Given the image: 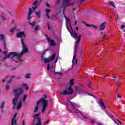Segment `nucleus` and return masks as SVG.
Masks as SVG:
<instances>
[{
	"mask_svg": "<svg viewBox=\"0 0 125 125\" xmlns=\"http://www.w3.org/2000/svg\"><path fill=\"white\" fill-rule=\"evenodd\" d=\"M17 38H21V42L22 46V51L20 53L12 52L7 54V51L3 52L2 53L3 54H4L5 56H6V57L3 58V59L1 60V61H5L6 58H12V60L14 61L15 63H18L19 61H15L14 59L16 58H20V57H21V56H22L24 53H27V52H28V48H27L26 45H25V43L23 42V40H22V38H25V33L24 32H20L17 34Z\"/></svg>",
	"mask_w": 125,
	"mask_h": 125,
	"instance_id": "1",
	"label": "nucleus"
},
{
	"mask_svg": "<svg viewBox=\"0 0 125 125\" xmlns=\"http://www.w3.org/2000/svg\"><path fill=\"white\" fill-rule=\"evenodd\" d=\"M65 20H66V21H65L66 26V28H67L68 32H69L70 33L71 36L73 38H76V39H77L75 43L74 55L73 56V60H72V64H73V65H74V64H75V60H76V58H77V51H78V47L79 46V43H80V42H81V38H82V36L79 35V36L78 37L77 33L74 32H72V33L71 30L69 29V27H68V25L69 24L71 29H72V24H71V21H70V19L67 18L65 19Z\"/></svg>",
	"mask_w": 125,
	"mask_h": 125,
	"instance_id": "2",
	"label": "nucleus"
},
{
	"mask_svg": "<svg viewBox=\"0 0 125 125\" xmlns=\"http://www.w3.org/2000/svg\"><path fill=\"white\" fill-rule=\"evenodd\" d=\"M74 2H70V0H58L56 2L57 6L60 7V12H61V10H65V9L67 6L70 5H73Z\"/></svg>",
	"mask_w": 125,
	"mask_h": 125,
	"instance_id": "3",
	"label": "nucleus"
},
{
	"mask_svg": "<svg viewBox=\"0 0 125 125\" xmlns=\"http://www.w3.org/2000/svg\"><path fill=\"white\" fill-rule=\"evenodd\" d=\"M23 90L21 88H17V89H13V92L15 94V98L13 99L12 104L14 105L13 109H15L16 107V103H17V100L18 98L20 97V95L23 93Z\"/></svg>",
	"mask_w": 125,
	"mask_h": 125,
	"instance_id": "4",
	"label": "nucleus"
},
{
	"mask_svg": "<svg viewBox=\"0 0 125 125\" xmlns=\"http://www.w3.org/2000/svg\"><path fill=\"white\" fill-rule=\"evenodd\" d=\"M40 104H42V113H44V112H45V109H46V107H47L48 104L47 101L45 100L43 98H42L37 102V106L35 107L34 113H37V111H39Z\"/></svg>",
	"mask_w": 125,
	"mask_h": 125,
	"instance_id": "5",
	"label": "nucleus"
},
{
	"mask_svg": "<svg viewBox=\"0 0 125 125\" xmlns=\"http://www.w3.org/2000/svg\"><path fill=\"white\" fill-rule=\"evenodd\" d=\"M75 89L77 93L81 94L82 95H90L91 96H93L92 94H89L88 91L83 90V85L76 86L75 87Z\"/></svg>",
	"mask_w": 125,
	"mask_h": 125,
	"instance_id": "6",
	"label": "nucleus"
},
{
	"mask_svg": "<svg viewBox=\"0 0 125 125\" xmlns=\"http://www.w3.org/2000/svg\"><path fill=\"white\" fill-rule=\"evenodd\" d=\"M74 93V90L72 87L70 86L67 89L63 91H61V95H71Z\"/></svg>",
	"mask_w": 125,
	"mask_h": 125,
	"instance_id": "7",
	"label": "nucleus"
},
{
	"mask_svg": "<svg viewBox=\"0 0 125 125\" xmlns=\"http://www.w3.org/2000/svg\"><path fill=\"white\" fill-rule=\"evenodd\" d=\"M43 55H44V54L42 55L41 59L43 60V61H44L45 63H48V62L53 61L54 59H55V57H56V54L55 53L52 55L49 58H43Z\"/></svg>",
	"mask_w": 125,
	"mask_h": 125,
	"instance_id": "8",
	"label": "nucleus"
},
{
	"mask_svg": "<svg viewBox=\"0 0 125 125\" xmlns=\"http://www.w3.org/2000/svg\"><path fill=\"white\" fill-rule=\"evenodd\" d=\"M33 118L34 120L37 119L38 121V123H37L35 125H42V118L40 117V114H34Z\"/></svg>",
	"mask_w": 125,
	"mask_h": 125,
	"instance_id": "9",
	"label": "nucleus"
},
{
	"mask_svg": "<svg viewBox=\"0 0 125 125\" xmlns=\"http://www.w3.org/2000/svg\"><path fill=\"white\" fill-rule=\"evenodd\" d=\"M17 120H18V118H17V113H16L12 119L11 125H16L17 124Z\"/></svg>",
	"mask_w": 125,
	"mask_h": 125,
	"instance_id": "10",
	"label": "nucleus"
},
{
	"mask_svg": "<svg viewBox=\"0 0 125 125\" xmlns=\"http://www.w3.org/2000/svg\"><path fill=\"white\" fill-rule=\"evenodd\" d=\"M67 111H69V112H70V113H74L75 114H81L82 117L83 118V119H85V120L87 119V117L86 116H84L83 114L82 113V112L80 110H78V111H73L72 110L69 109L68 107L67 108Z\"/></svg>",
	"mask_w": 125,
	"mask_h": 125,
	"instance_id": "11",
	"label": "nucleus"
},
{
	"mask_svg": "<svg viewBox=\"0 0 125 125\" xmlns=\"http://www.w3.org/2000/svg\"><path fill=\"white\" fill-rule=\"evenodd\" d=\"M36 8H37V6L32 7V8H29V11L28 12V19L29 20H30L32 18V17L31 16V15H32V13H33V10L34 11H36Z\"/></svg>",
	"mask_w": 125,
	"mask_h": 125,
	"instance_id": "12",
	"label": "nucleus"
},
{
	"mask_svg": "<svg viewBox=\"0 0 125 125\" xmlns=\"http://www.w3.org/2000/svg\"><path fill=\"white\" fill-rule=\"evenodd\" d=\"M99 104L101 106V109L102 110H105L107 107L105 105V103L103 102V100L101 99H100V101L99 102Z\"/></svg>",
	"mask_w": 125,
	"mask_h": 125,
	"instance_id": "13",
	"label": "nucleus"
},
{
	"mask_svg": "<svg viewBox=\"0 0 125 125\" xmlns=\"http://www.w3.org/2000/svg\"><path fill=\"white\" fill-rule=\"evenodd\" d=\"M70 103L72 106V108H73L74 110H78V109H79V108L81 107L80 105L77 104L73 103L72 102H70Z\"/></svg>",
	"mask_w": 125,
	"mask_h": 125,
	"instance_id": "14",
	"label": "nucleus"
},
{
	"mask_svg": "<svg viewBox=\"0 0 125 125\" xmlns=\"http://www.w3.org/2000/svg\"><path fill=\"white\" fill-rule=\"evenodd\" d=\"M45 37H46V39H47V41H48V42H51V46H54L55 45H56V43L54 42V40H50V38H48V36H47V35L46 34L45 35Z\"/></svg>",
	"mask_w": 125,
	"mask_h": 125,
	"instance_id": "15",
	"label": "nucleus"
},
{
	"mask_svg": "<svg viewBox=\"0 0 125 125\" xmlns=\"http://www.w3.org/2000/svg\"><path fill=\"white\" fill-rule=\"evenodd\" d=\"M106 22H103V23L101 24L100 25V30L101 31H103L105 29V27H106Z\"/></svg>",
	"mask_w": 125,
	"mask_h": 125,
	"instance_id": "16",
	"label": "nucleus"
},
{
	"mask_svg": "<svg viewBox=\"0 0 125 125\" xmlns=\"http://www.w3.org/2000/svg\"><path fill=\"white\" fill-rule=\"evenodd\" d=\"M82 23H83V24H85V25H86V26H87V27H93V28H95V29H97V28H98V26H97V25L96 26L94 25L88 24L84 21H83Z\"/></svg>",
	"mask_w": 125,
	"mask_h": 125,
	"instance_id": "17",
	"label": "nucleus"
},
{
	"mask_svg": "<svg viewBox=\"0 0 125 125\" xmlns=\"http://www.w3.org/2000/svg\"><path fill=\"white\" fill-rule=\"evenodd\" d=\"M105 114L107 115L108 117H109V118L111 119V120H113L115 122V120H114V119H113L114 118V116L113 115H112L111 114L108 113V112L107 111H105Z\"/></svg>",
	"mask_w": 125,
	"mask_h": 125,
	"instance_id": "18",
	"label": "nucleus"
},
{
	"mask_svg": "<svg viewBox=\"0 0 125 125\" xmlns=\"http://www.w3.org/2000/svg\"><path fill=\"white\" fill-rule=\"evenodd\" d=\"M21 86L25 88L26 90H29V86H28V84L27 83H23Z\"/></svg>",
	"mask_w": 125,
	"mask_h": 125,
	"instance_id": "19",
	"label": "nucleus"
},
{
	"mask_svg": "<svg viewBox=\"0 0 125 125\" xmlns=\"http://www.w3.org/2000/svg\"><path fill=\"white\" fill-rule=\"evenodd\" d=\"M108 4L109 5H111V6H113V7H114V8H116V6H115V2L113 1H108Z\"/></svg>",
	"mask_w": 125,
	"mask_h": 125,
	"instance_id": "20",
	"label": "nucleus"
},
{
	"mask_svg": "<svg viewBox=\"0 0 125 125\" xmlns=\"http://www.w3.org/2000/svg\"><path fill=\"white\" fill-rule=\"evenodd\" d=\"M21 106H22V102L20 101L19 103L16 108L17 109V110H19V109H20V108H21Z\"/></svg>",
	"mask_w": 125,
	"mask_h": 125,
	"instance_id": "21",
	"label": "nucleus"
},
{
	"mask_svg": "<svg viewBox=\"0 0 125 125\" xmlns=\"http://www.w3.org/2000/svg\"><path fill=\"white\" fill-rule=\"evenodd\" d=\"M5 104V102L3 101L1 104V105H0V109H1V110H2V109H3V108H4V104Z\"/></svg>",
	"mask_w": 125,
	"mask_h": 125,
	"instance_id": "22",
	"label": "nucleus"
},
{
	"mask_svg": "<svg viewBox=\"0 0 125 125\" xmlns=\"http://www.w3.org/2000/svg\"><path fill=\"white\" fill-rule=\"evenodd\" d=\"M70 84L69 86L72 87V85H74V79L70 80Z\"/></svg>",
	"mask_w": 125,
	"mask_h": 125,
	"instance_id": "23",
	"label": "nucleus"
},
{
	"mask_svg": "<svg viewBox=\"0 0 125 125\" xmlns=\"http://www.w3.org/2000/svg\"><path fill=\"white\" fill-rule=\"evenodd\" d=\"M36 16L40 18L41 17V11H39L36 13Z\"/></svg>",
	"mask_w": 125,
	"mask_h": 125,
	"instance_id": "24",
	"label": "nucleus"
},
{
	"mask_svg": "<svg viewBox=\"0 0 125 125\" xmlns=\"http://www.w3.org/2000/svg\"><path fill=\"white\" fill-rule=\"evenodd\" d=\"M15 78V76H12L11 78L7 82V83H10L12 82V79Z\"/></svg>",
	"mask_w": 125,
	"mask_h": 125,
	"instance_id": "25",
	"label": "nucleus"
},
{
	"mask_svg": "<svg viewBox=\"0 0 125 125\" xmlns=\"http://www.w3.org/2000/svg\"><path fill=\"white\" fill-rule=\"evenodd\" d=\"M25 79H30L31 78V75L30 74H27L25 76Z\"/></svg>",
	"mask_w": 125,
	"mask_h": 125,
	"instance_id": "26",
	"label": "nucleus"
},
{
	"mask_svg": "<svg viewBox=\"0 0 125 125\" xmlns=\"http://www.w3.org/2000/svg\"><path fill=\"white\" fill-rule=\"evenodd\" d=\"M0 40H1V41H4V36H3V34H0Z\"/></svg>",
	"mask_w": 125,
	"mask_h": 125,
	"instance_id": "27",
	"label": "nucleus"
},
{
	"mask_svg": "<svg viewBox=\"0 0 125 125\" xmlns=\"http://www.w3.org/2000/svg\"><path fill=\"white\" fill-rule=\"evenodd\" d=\"M27 97H28V95H25L23 96V101L24 102H25V101H26V99H27Z\"/></svg>",
	"mask_w": 125,
	"mask_h": 125,
	"instance_id": "28",
	"label": "nucleus"
},
{
	"mask_svg": "<svg viewBox=\"0 0 125 125\" xmlns=\"http://www.w3.org/2000/svg\"><path fill=\"white\" fill-rule=\"evenodd\" d=\"M14 31H15V27H13V28H11L10 30V32L11 33H13V32H14Z\"/></svg>",
	"mask_w": 125,
	"mask_h": 125,
	"instance_id": "29",
	"label": "nucleus"
},
{
	"mask_svg": "<svg viewBox=\"0 0 125 125\" xmlns=\"http://www.w3.org/2000/svg\"><path fill=\"white\" fill-rule=\"evenodd\" d=\"M40 30V25H37L36 27H35V30L36 31H39Z\"/></svg>",
	"mask_w": 125,
	"mask_h": 125,
	"instance_id": "30",
	"label": "nucleus"
},
{
	"mask_svg": "<svg viewBox=\"0 0 125 125\" xmlns=\"http://www.w3.org/2000/svg\"><path fill=\"white\" fill-rule=\"evenodd\" d=\"M84 0H78V3H82V2H83Z\"/></svg>",
	"mask_w": 125,
	"mask_h": 125,
	"instance_id": "31",
	"label": "nucleus"
},
{
	"mask_svg": "<svg viewBox=\"0 0 125 125\" xmlns=\"http://www.w3.org/2000/svg\"><path fill=\"white\" fill-rule=\"evenodd\" d=\"M106 36H107V34L105 33L104 35V37H103L104 40H107V38H106Z\"/></svg>",
	"mask_w": 125,
	"mask_h": 125,
	"instance_id": "32",
	"label": "nucleus"
},
{
	"mask_svg": "<svg viewBox=\"0 0 125 125\" xmlns=\"http://www.w3.org/2000/svg\"><path fill=\"white\" fill-rule=\"evenodd\" d=\"M90 123H91V124H92L93 125H94V124L95 123V120H91V121H90Z\"/></svg>",
	"mask_w": 125,
	"mask_h": 125,
	"instance_id": "33",
	"label": "nucleus"
},
{
	"mask_svg": "<svg viewBox=\"0 0 125 125\" xmlns=\"http://www.w3.org/2000/svg\"><path fill=\"white\" fill-rule=\"evenodd\" d=\"M29 24H30L32 26H35V21H33V22H29Z\"/></svg>",
	"mask_w": 125,
	"mask_h": 125,
	"instance_id": "34",
	"label": "nucleus"
},
{
	"mask_svg": "<svg viewBox=\"0 0 125 125\" xmlns=\"http://www.w3.org/2000/svg\"><path fill=\"white\" fill-rule=\"evenodd\" d=\"M5 89H6V90H8V89H9V85H6V87H5Z\"/></svg>",
	"mask_w": 125,
	"mask_h": 125,
	"instance_id": "35",
	"label": "nucleus"
},
{
	"mask_svg": "<svg viewBox=\"0 0 125 125\" xmlns=\"http://www.w3.org/2000/svg\"><path fill=\"white\" fill-rule=\"evenodd\" d=\"M118 19H119V14H116V21H117Z\"/></svg>",
	"mask_w": 125,
	"mask_h": 125,
	"instance_id": "36",
	"label": "nucleus"
},
{
	"mask_svg": "<svg viewBox=\"0 0 125 125\" xmlns=\"http://www.w3.org/2000/svg\"><path fill=\"white\" fill-rule=\"evenodd\" d=\"M4 48L5 49H6V43H5V41L4 42Z\"/></svg>",
	"mask_w": 125,
	"mask_h": 125,
	"instance_id": "37",
	"label": "nucleus"
},
{
	"mask_svg": "<svg viewBox=\"0 0 125 125\" xmlns=\"http://www.w3.org/2000/svg\"><path fill=\"white\" fill-rule=\"evenodd\" d=\"M49 69H50V65L49 64V63H48L47 67V70H49Z\"/></svg>",
	"mask_w": 125,
	"mask_h": 125,
	"instance_id": "38",
	"label": "nucleus"
},
{
	"mask_svg": "<svg viewBox=\"0 0 125 125\" xmlns=\"http://www.w3.org/2000/svg\"><path fill=\"white\" fill-rule=\"evenodd\" d=\"M46 12L47 13H49V12H50V10H49L48 9H46Z\"/></svg>",
	"mask_w": 125,
	"mask_h": 125,
	"instance_id": "39",
	"label": "nucleus"
},
{
	"mask_svg": "<svg viewBox=\"0 0 125 125\" xmlns=\"http://www.w3.org/2000/svg\"><path fill=\"white\" fill-rule=\"evenodd\" d=\"M46 16L48 18V19H50V17H49V15L48 14H46Z\"/></svg>",
	"mask_w": 125,
	"mask_h": 125,
	"instance_id": "40",
	"label": "nucleus"
},
{
	"mask_svg": "<svg viewBox=\"0 0 125 125\" xmlns=\"http://www.w3.org/2000/svg\"><path fill=\"white\" fill-rule=\"evenodd\" d=\"M63 15L64 18H65V19L68 18H67V17H66V15H65V13H64V10H63Z\"/></svg>",
	"mask_w": 125,
	"mask_h": 125,
	"instance_id": "41",
	"label": "nucleus"
},
{
	"mask_svg": "<svg viewBox=\"0 0 125 125\" xmlns=\"http://www.w3.org/2000/svg\"><path fill=\"white\" fill-rule=\"evenodd\" d=\"M124 28H125V25L123 24L121 26V29H124Z\"/></svg>",
	"mask_w": 125,
	"mask_h": 125,
	"instance_id": "42",
	"label": "nucleus"
},
{
	"mask_svg": "<svg viewBox=\"0 0 125 125\" xmlns=\"http://www.w3.org/2000/svg\"><path fill=\"white\" fill-rule=\"evenodd\" d=\"M46 5L47 7H49L50 6V5L48 4V2H47L46 3Z\"/></svg>",
	"mask_w": 125,
	"mask_h": 125,
	"instance_id": "43",
	"label": "nucleus"
},
{
	"mask_svg": "<svg viewBox=\"0 0 125 125\" xmlns=\"http://www.w3.org/2000/svg\"><path fill=\"white\" fill-rule=\"evenodd\" d=\"M117 121H118V122H119V124H121V125L123 124V123H122V122H121L120 120H119V119H117Z\"/></svg>",
	"mask_w": 125,
	"mask_h": 125,
	"instance_id": "44",
	"label": "nucleus"
},
{
	"mask_svg": "<svg viewBox=\"0 0 125 125\" xmlns=\"http://www.w3.org/2000/svg\"><path fill=\"white\" fill-rule=\"evenodd\" d=\"M38 3V1H35V2L33 3V4L34 5H36V4H37Z\"/></svg>",
	"mask_w": 125,
	"mask_h": 125,
	"instance_id": "45",
	"label": "nucleus"
},
{
	"mask_svg": "<svg viewBox=\"0 0 125 125\" xmlns=\"http://www.w3.org/2000/svg\"><path fill=\"white\" fill-rule=\"evenodd\" d=\"M47 26L48 30H50V26H49V23H48Z\"/></svg>",
	"mask_w": 125,
	"mask_h": 125,
	"instance_id": "46",
	"label": "nucleus"
},
{
	"mask_svg": "<svg viewBox=\"0 0 125 125\" xmlns=\"http://www.w3.org/2000/svg\"><path fill=\"white\" fill-rule=\"evenodd\" d=\"M117 97H118V98H122V96H121V95H119V94L117 95Z\"/></svg>",
	"mask_w": 125,
	"mask_h": 125,
	"instance_id": "47",
	"label": "nucleus"
},
{
	"mask_svg": "<svg viewBox=\"0 0 125 125\" xmlns=\"http://www.w3.org/2000/svg\"><path fill=\"white\" fill-rule=\"evenodd\" d=\"M26 125V123H25V120L22 121V125Z\"/></svg>",
	"mask_w": 125,
	"mask_h": 125,
	"instance_id": "48",
	"label": "nucleus"
},
{
	"mask_svg": "<svg viewBox=\"0 0 125 125\" xmlns=\"http://www.w3.org/2000/svg\"><path fill=\"white\" fill-rule=\"evenodd\" d=\"M58 61V58H56V61H55V63H57V62Z\"/></svg>",
	"mask_w": 125,
	"mask_h": 125,
	"instance_id": "49",
	"label": "nucleus"
},
{
	"mask_svg": "<svg viewBox=\"0 0 125 125\" xmlns=\"http://www.w3.org/2000/svg\"><path fill=\"white\" fill-rule=\"evenodd\" d=\"M1 18L3 19V20H5V18L3 16H1Z\"/></svg>",
	"mask_w": 125,
	"mask_h": 125,
	"instance_id": "50",
	"label": "nucleus"
},
{
	"mask_svg": "<svg viewBox=\"0 0 125 125\" xmlns=\"http://www.w3.org/2000/svg\"><path fill=\"white\" fill-rule=\"evenodd\" d=\"M83 50H81V53H81V55H82V54H83Z\"/></svg>",
	"mask_w": 125,
	"mask_h": 125,
	"instance_id": "51",
	"label": "nucleus"
},
{
	"mask_svg": "<svg viewBox=\"0 0 125 125\" xmlns=\"http://www.w3.org/2000/svg\"><path fill=\"white\" fill-rule=\"evenodd\" d=\"M75 63L76 64H77L78 63V59H76V61H75Z\"/></svg>",
	"mask_w": 125,
	"mask_h": 125,
	"instance_id": "52",
	"label": "nucleus"
},
{
	"mask_svg": "<svg viewBox=\"0 0 125 125\" xmlns=\"http://www.w3.org/2000/svg\"><path fill=\"white\" fill-rule=\"evenodd\" d=\"M55 74H61V73L60 72H55V71H54Z\"/></svg>",
	"mask_w": 125,
	"mask_h": 125,
	"instance_id": "53",
	"label": "nucleus"
},
{
	"mask_svg": "<svg viewBox=\"0 0 125 125\" xmlns=\"http://www.w3.org/2000/svg\"><path fill=\"white\" fill-rule=\"evenodd\" d=\"M44 98H46V95H43Z\"/></svg>",
	"mask_w": 125,
	"mask_h": 125,
	"instance_id": "54",
	"label": "nucleus"
},
{
	"mask_svg": "<svg viewBox=\"0 0 125 125\" xmlns=\"http://www.w3.org/2000/svg\"><path fill=\"white\" fill-rule=\"evenodd\" d=\"M48 121H47L46 123H44V125H47V124H48Z\"/></svg>",
	"mask_w": 125,
	"mask_h": 125,
	"instance_id": "55",
	"label": "nucleus"
},
{
	"mask_svg": "<svg viewBox=\"0 0 125 125\" xmlns=\"http://www.w3.org/2000/svg\"><path fill=\"white\" fill-rule=\"evenodd\" d=\"M76 30L77 31H79V27L78 26L76 27Z\"/></svg>",
	"mask_w": 125,
	"mask_h": 125,
	"instance_id": "56",
	"label": "nucleus"
},
{
	"mask_svg": "<svg viewBox=\"0 0 125 125\" xmlns=\"http://www.w3.org/2000/svg\"><path fill=\"white\" fill-rule=\"evenodd\" d=\"M94 45H97V44H98V43H96L95 44H93Z\"/></svg>",
	"mask_w": 125,
	"mask_h": 125,
	"instance_id": "57",
	"label": "nucleus"
},
{
	"mask_svg": "<svg viewBox=\"0 0 125 125\" xmlns=\"http://www.w3.org/2000/svg\"><path fill=\"white\" fill-rule=\"evenodd\" d=\"M98 125H103L101 123H98Z\"/></svg>",
	"mask_w": 125,
	"mask_h": 125,
	"instance_id": "58",
	"label": "nucleus"
},
{
	"mask_svg": "<svg viewBox=\"0 0 125 125\" xmlns=\"http://www.w3.org/2000/svg\"><path fill=\"white\" fill-rule=\"evenodd\" d=\"M77 23H78V21H75V25H77Z\"/></svg>",
	"mask_w": 125,
	"mask_h": 125,
	"instance_id": "59",
	"label": "nucleus"
},
{
	"mask_svg": "<svg viewBox=\"0 0 125 125\" xmlns=\"http://www.w3.org/2000/svg\"><path fill=\"white\" fill-rule=\"evenodd\" d=\"M2 83H4V82H5V80L3 79V80H2Z\"/></svg>",
	"mask_w": 125,
	"mask_h": 125,
	"instance_id": "60",
	"label": "nucleus"
},
{
	"mask_svg": "<svg viewBox=\"0 0 125 125\" xmlns=\"http://www.w3.org/2000/svg\"><path fill=\"white\" fill-rule=\"evenodd\" d=\"M106 77H107V76L105 75V76H104V77L103 78V79H105V78H106Z\"/></svg>",
	"mask_w": 125,
	"mask_h": 125,
	"instance_id": "61",
	"label": "nucleus"
},
{
	"mask_svg": "<svg viewBox=\"0 0 125 125\" xmlns=\"http://www.w3.org/2000/svg\"><path fill=\"white\" fill-rule=\"evenodd\" d=\"M7 78H9V76H7L6 78H5V80H6V79H7Z\"/></svg>",
	"mask_w": 125,
	"mask_h": 125,
	"instance_id": "62",
	"label": "nucleus"
},
{
	"mask_svg": "<svg viewBox=\"0 0 125 125\" xmlns=\"http://www.w3.org/2000/svg\"><path fill=\"white\" fill-rule=\"evenodd\" d=\"M119 49H120V50L122 49V46L119 47Z\"/></svg>",
	"mask_w": 125,
	"mask_h": 125,
	"instance_id": "63",
	"label": "nucleus"
},
{
	"mask_svg": "<svg viewBox=\"0 0 125 125\" xmlns=\"http://www.w3.org/2000/svg\"><path fill=\"white\" fill-rule=\"evenodd\" d=\"M113 78L114 79H117V77H113Z\"/></svg>",
	"mask_w": 125,
	"mask_h": 125,
	"instance_id": "64",
	"label": "nucleus"
}]
</instances>
